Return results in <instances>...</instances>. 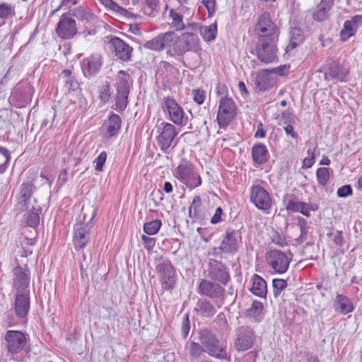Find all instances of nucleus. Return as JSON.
I'll return each instance as SVG.
<instances>
[{
    "label": "nucleus",
    "mask_w": 362,
    "mask_h": 362,
    "mask_svg": "<svg viewBox=\"0 0 362 362\" xmlns=\"http://www.w3.org/2000/svg\"><path fill=\"white\" fill-rule=\"evenodd\" d=\"M83 218L74 226V233L73 237L74 247L76 250L83 249L90 240V233L93 223L92 220L97 214L95 208H82Z\"/></svg>",
    "instance_id": "nucleus-1"
},
{
    "label": "nucleus",
    "mask_w": 362,
    "mask_h": 362,
    "mask_svg": "<svg viewBox=\"0 0 362 362\" xmlns=\"http://www.w3.org/2000/svg\"><path fill=\"white\" fill-rule=\"evenodd\" d=\"M172 48L167 51V54L175 57L182 56L189 51L197 52L200 49L199 38L196 33L186 32L173 37Z\"/></svg>",
    "instance_id": "nucleus-2"
},
{
    "label": "nucleus",
    "mask_w": 362,
    "mask_h": 362,
    "mask_svg": "<svg viewBox=\"0 0 362 362\" xmlns=\"http://www.w3.org/2000/svg\"><path fill=\"white\" fill-rule=\"evenodd\" d=\"M199 340L204 348V352L216 358H227L226 346L220 343L216 335L211 331L202 330L199 333Z\"/></svg>",
    "instance_id": "nucleus-3"
},
{
    "label": "nucleus",
    "mask_w": 362,
    "mask_h": 362,
    "mask_svg": "<svg viewBox=\"0 0 362 362\" xmlns=\"http://www.w3.org/2000/svg\"><path fill=\"white\" fill-rule=\"evenodd\" d=\"M175 173L176 177L190 189L202 184L201 177L195 172L193 164L185 159L181 160Z\"/></svg>",
    "instance_id": "nucleus-4"
},
{
    "label": "nucleus",
    "mask_w": 362,
    "mask_h": 362,
    "mask_svg": "<svg viewBox=\"0 0 362 362\" xmlns=\"http://www.w3.org/2000/svg\"><path fill=\"white\" fill-rule=\"evenodd\" d=\"M156 271L160 279L162 288L171 290L175 284V268L168 259L160 257L157 259Z\"/></svg>",
    "instance_id": "nucleus-5"
},
{
    "label": "nucleus",
    "mask_w": 362,
    "mask_h": 362,
    "mask_svg": "<svg viewBox=\"0 0 362 362\" xmlns=\"http://www.w3.org/2000/svg\"><path fill=\"white\" fill-rule=\"evenodd\" d=\"M5 346L11 355L21 354L27 349L28 334L18 330H8L4 336Z\"/></svg>",
    "instance_id": "nucleus-6"
},
{
    "label": "nucleus",
    "mask_w": 362,
    "mask_h": 362,
    "mask_svg": "<svg viewBox=\"0 0 362 362\" xmlns=\"http://www.w3.org/2000/svg\"><path fill=\"white\" fill-rule=\"evenodd\" d=\"M278 38L258 39L256 55L259 61L265 64L274 62L277 59L276 42Z\"/></svg>",
    "instance_id": "nucleus-7"
},
{
    "label": "nucleus",
    "mask_w": 362,
    "mask_h": 362,
    "mask_svg": "<svg viewBox=\"0 0 362 362\" xmlns=\"http://www.w3.org/2000/svg\"><path fill=\"white\" fill-rule=\"evenodd\" d=\"M236 110V105L232 98H221L217 112V122L221 128L227 127L234 119Z\"/></svg>",
    "instance_id": "nucleus-8"
},
{
    "label": "nucleus",
    "mask_w": 362,
    "mask_h": 362,
    "mask_svg": "<svg viewBox=\"0 0 362 362\" xmlns=\"http://www.w3.org/2000/svg\"><path fill=\"white\" fill-rule=\"evenodd\" d=\"M255 32L258 39L278 38L279 36L278 28L276 24L272 21L269 13H264L259 17Z\"/></svg>",
    "instance_id": "nucleus-9"
},
{
    "label": "nucleus",
    "mask_w": 362,
    "mask_h": 362,
    "mask_svg": "<svg viewBox=\"0 0 362 362\" xmlns=\"http://www.w3.org/2000/svg\"><path fill=\"white\" fill-rule=\"evenodd\" d=\"M266 261L278 274H284L288 269L290 261L287 255L281 250H273L267 252Z\"/></svg>",
    "instance_id": "nucleus-10"
},
{
    "label": "nucleus",
    "mask_w": 362,
    "mask_h": 362,
    "mask_svg": "<svg viewBox=\"0 0 362 362\" xmlns=\"http://www.w3.org/2000/svg\"><path fill=\"white\" fill-rule=\"evenodd\" d=\"M208 272V275L211 280L222 285H227L230 280L228 268L220 261L210 259Z\"/></svg>",
    "instance_id": "nucleus-11"
},
{
    "label": "nucleus",
    "mask_w": 362,
    "mask_h": 362,
    "mask_svg": "<svg viewBox=\"0 0 362 362\" xmlns=\"http://www.w3.org/2000/svg\"><path fill=\"white\" fill-rule=\"evenodd\" d=\"M250 201L259 210L267 211L272 206V198L268 192L261 185L251 187Z\"/></svg>",
    "instance_id": "nucleus-12"
},
{
    "label": "nucleus",
    "mask_w": 362,
    "mask_h": 362,
    "mask_svg": "<svg viewBox=\"0 0 362 362\" xmlns=\"http://www.w3.org/2000/svg\"><path fill=\"white\" fill-rule=\"evenodd\" d=\"M197 292L211 299H223L225 288L214 281L202 279L197 287Z\"/></svg>",
    "instance_id": "nucleus-13"
},
{
    "label": "nucleus",
    "mask_w": 362,
    "mask_h": 362,
    "mask_svg": "<svg viewBox=\"0 0 362 362\" xmlns=\"http://www.w3.org/2000/svg\"><path fill=\"white\" fill-rule=\"evenodd\" d=\"M286 194L284 197V202L286 204V209L291 212H299L306 217L310 216V211H315L317 210V206L315 204H308L306 202H300Z\"/></svg>",
    "instance_id": "nucleus-14"
},
{
    "label": "nucleus",
    "mask_w": 362,
    "mask_h": 362,
    "mask_svg": "<svg viewBox=\"0 0 362 362\" xmlns=\"http://www.w3.org/2000/svg\"><path fill=\"white\" fill-rule=\"evenodd\" d=\"M76 32L75 20L69 18L67 13L62 14L56 28L57 34L63 39H71Z\"/></svg>",
    "instance_id": "nucleus-15"
},
{
    "label": "nucleus",
    "mask_w": 362,
    "mask_h": 362,
    "mask_svg": "<svg viewBox=\"0 0 362 362\" xmlns=\"http://www.w3.org/2000/svg\"><path fill=\"white\" fill-rule=\"evenodd\" d=\"M13 288L16 293H30V271L27 268L16 267L13 269Z\"/></svg>",
    "instance_id": "nucleus-16"
},
{
    "label": "nucleus",
    "mask_w": 362,
    "mask_h": 362,
    "mask_svg": "<svg viewBox=\"0 0 362 362\" xmlns=\"http://www.w3.org/2000/svg\"><path fill=\"white\" fill-rule=\"evenodd\" d=\"M254 340L255 332L250 327H240L234 343V347L238 351H246L252 346Z\"/></svg>",
    "instance_id": "nucleus-17"
},
{
    "label": "nucleus",
    "mask_w": 362,
    "mask_h": 362,
    "mask_svg": "<svg viewBox=\"0 0 362 362\" xmlns=\"http://www.w3.org/2000/svg\"><path fill=\"white\" fill-rule=\"evenodd\" d=\"M116 85V110L119 111H123L126 109L128 103L129 86L127 80L122 77H118Z\"/></svg>",
    "instance_id": "nucleus-18"
},
{
    "label": "nucleus",
    "mask_w": 362,
    "mask_h": 362,
    "mask_svg": "<svg viewBox=\"0 0 362 362\" xmlns=\"http://www.w3.org/2000/svg\"><path fill=\"white\" fill-rule=\"evenodd\" d=\"M163 127L157 137V141L161 151H165L170 146L173 139L177 136L175 127L170 123H162Z\"/></svg>",
    "instance_id": "nucleus-19"
},
{
    "label": "nucleus",
    "mask_w": 362,
    "mask_h": 362,
    "mask_svg": "<svg viewBox=\"0 0 362 362\" xmlns=\"http://www.w3.org/2000/svg\"><path fill=\"white\" fill-rule=\"evenodd\" d=\"M173 36H174V33L172 31L160 34L151 40L147 41L144 45V47L154 51L163 50L165 48L171 47Z\"/></svg>",
    "instance_id": "nucleus-20"
},
{
    "label": "nucleus",
    "mask_w": 362,
    "mask_h": 362,
    "mask_svg": "<svg viewBox=\"0 0 362 362\" xmlns=\"http://www.w3.org/2000/svg\"><path fill=\"white\" fill-rule=\"evenodd\" d=\"M110 47L115 52L116 56L121 60L127 62L130 60L132 47L119 37L111 38Z\"/></svg>",
    "instance_id": "nucleus-21"
},
{
    "label": "nucleus",
    "mask_w": 362,
    "mask_h": 362,
    "mask_svg": "<svg viewBox=\"0 0 362 362\" xmlns=\"http://www.w3.org/2000/svg\"><path fill=\"white\" fill-rule=\"evenodd\" d=\"M216 250L227 254H235L238 252V243L234 229L228 228L226 230L221 245Z\"/></svg>",
    "instance_id": "nucleus-22"
},
{
    "label": "nucleus",
    "mask_w": 362,
    "mask_h": 362,
    "mask_svg": "<svg viewBox=\"0 0 362 362\" xmlns=\"http://www.w3.org/2000/svg\"><path fill=\"white\" fill-rule=\"evenodd\" d=\"M102 57L100 54H93L83 59L82 70L86 77L96 75L102 66Z\"/></svg>",
    "instance_id": "nucleus-23"
},
{
    "label": "nucleus",
    "mask_w": 362,
    "mask_h": 362,
    "mask_svg": "<svg viewBox=\"0 0 362 362\" xmlns=\"http://www.w3.org/2000/svg\"><path fill=\"white\" fill-rule=\"evenodd\" d=\"M164 105L168 110L171 121L177 125L183 124L185 112L177 102L169 97L163 98Z\"/></svg>",
    "instance_id": "nucleus-24"
},
{
    "label": "nucleus",
    "mask_w": 362,
    "mask_h": 362,
    "mask_svg": "<svg viewBox=\"0 0 362 362\" xmlns=\"http://www.w3.org/2000/svg\"><path fill=\"white\" fill-rule=\"evenodd\" d=\"M29 292L16 293L14 301V310L16 315L19 318L26 317L30 310Z\"/></svg>",
    "instance_id": "nucleus-25"
},
{
    "label": "nucleus",
    "mask_w": 362,
    "mask_h": 362,
    "mask_svg": "<svg viewBox=\"0 0 362 362\" xmlns=\"http://www.w3.org/2000/svg\"><path fill=\"white\" fill-rule=\"evenodd\" d=\"M192 30H199L202 38L207 42L214 40L217 35V24L214 23L209 25H201L199 23H192L189 25Z\"/></svg>",
    "instance_id": "nucleus-26"
},
{
    "label": "nucleus",
    "mask_w": 362,
    "mask_h": 362,
    "mask_svg": "<svg viewBox=\"0 0 362 362\" xmlns=\"http://www.w3.org/2000/svg\"><path fill=\"white\" fill-rule=\"evenodd\" d=\"M194 311L197 315L204 317H211L216 310L212 303L206 298H199L196 304Z\"/></svg>",
    "instance_id": "nucleus-27"
},
{
    "label": "nucleus",
    "mask_w": 362,
    "mask_h": 362,
    "mask_svg": "<svg viewBox=\"0 0 362 362\" xmlns=\"http://www.w3.org/2000/svg\"><path fill=\"white\" fill-rule=\"evenodd\" d=\"M35 189V187L29 182L23 183L21 185V197L18 202V207L20 211H25L28 208V202Z\"/></svg>",
    "instance_id": "nucleus-28"
},
{
    "label": "nucleus",
    "mask_w": 362,
    "mask_h": 362,
    "mask_svg": "<svg viewBox=\"0 0 362 362\" xmlns=\"http://www.w3.org/2000/svg\"><path fill=\"white\" fill-rule=\"evenodd\" d=\"M271 74L269 69H264L256 76L255 87L257 89L260 91H264L273 86L274 79L271 76Z\"/></svg>",
    "instance_id": "nucleus-29"
},
{
    "label": "nucleus",
    "mask_w": 362,
    "mask_h": 362,
    "mask_svg": "<svg viewBox=\"0 0 362 362\" xmlns=\"http://www.w3.org/2000/svg\"><path fill=\"white\" fill-rule=\"evenodd\" d=\"M334 308L343 315L348 314L353 311L354 306L351 300L344 295L337 294L334 301Z\"/></svg>",
    "instance_id": "nucleus-30"
},
{
    "label": "nucleus",
    "mask_w": 362,
    "mask_h": 362,
    "mask_svg": "<svg viewBox=\"0 0 362 362\" xmlns=\"http://www.w3.org/2000/svg\"><path fill=\"white\" fill-rule=\"evenodd\" d=\"M253 284L250 288L251 292L260 298H265L267 288V283L263 278L257 274H255L253 276Z\"/></svg>",
    "instance_id": "nucleus-31"
},
{
    "label": "nucleus",
    "mask_w": 362,
    "mask_h": 362,
    "mask_svg": "<svg viewBox=\"0 0 362 362\" xmlns=\"http://www.w3.org/2000/svg\"><path fill=\"white\" fill-rule=\"evenodd\" d=\"M268 151L264 144H259L253 146L252 156L255 163L259 165L264 164L267 160Z\"/></svg>",
    "instance_id": "nucleus-32"
},
{
    "label": "nucleus",
    "mask_w": 362,
    "mask_h": 362,
    "mask_svg": "<svg viewBox=\"0 0 362 362\" xmlns=\"http://www.w3.org/2000/svg\"><path fill=\"white\" fill-rule=\"evenodd\" d=\"M348 69L339 63L332 62L329 68V75L337 81H344L348 75Z\"/></svg>",
    "instance_id": "nucleus-33"
},
{
    "label": "nucleus",
    "mask_w": 362,
    "mask_h": 362,
    "mask_svg": "<svg viewBox=\"0 0 362 362\" xmlns=\"http://www.w3.org/2000/svg\"><path fill=\"white\" fill-rule=\"evenodd\" d=\"M332 7V5L320 1L313 13V20L317 22L326 20L329 17V11Z\"/></svg>",
    "instance_id": "nucleus-34"
},
{
    "label": "nucleus",
    "mask_w": 362,
    "mask_h": 362,
    "mask_svg": "<svg viewBox=\"0 0 362 362\" xmlns=\"http://www.w3.org/2000/svg\"><path fill=\"white\" fill-rule=\"evenodd\" d=\"M263 304L255 300L251 307L245 311V316L255 322H259L262 318Z\"/></svg>",
    "instance_id": "nucleus-35"
},
{
    "label": "nucleus",
    "mask_w": 362,
    "mask_h": 362,
    "mask_svg": "<svg viewBox=\"0 0 362 362\" xmlns=\"http://www.w3.org/2000/svg\"><path fill=\"white\" fill-rule=\"evenodd\" d=\"M122 120L119 115L112 113L107 122V133L109 136L117 134L120 129Z\"/></svg>",
    "instance_id": "nucleus-36"
},
{
    "label": "nucleus",
    "mask_w": 362,
    "mask_h": 362,
    "mask_svg": "<svg viewBox=\"0 0 362 362\" xmlns=\"http://www.w3.org/2000/svg\"><path fill=\"white\" fill-rule=\"evenodd\" d=\"M169 16L172 19V22L170 25L171 28H174L175 30L181 31L187 27H190L189 25V24L185 26L183 22V16L175 9H170Z\"/></svg>",
    "instance_id": "nucleus-37"
},
{
    "label": "nucleus",
    "mask_w": 362,
    "mask_h": 362,
    "mask_svg": "<svg viewBox=\"0 0 362 362\" xmlns=\"http://www.w3.org/2000/svg\"><path fill=\"white\" fill-rule=\"evenodd\" d=\"M100 3L103 5L105 8L112 11L119 16L129 17L131 14L127 10L121 7L112 0H98Z\"/></svg>",
    "instance_id": "nucleus-38"
},
{
    "label": "nucleus",
    "mask_w": 362,
    "mask_h": 362,
    "mask_svg": "<svg viewBox=\"0 0 362 362\" xmlns=\"http://www.w3.org/2000/svg\"><path fill=\"white\" fill-rule=\"evenodd\" d=\"M160 11V0H145L144 12L150 17L156 16Z\"/></svg>",
    "instance_id": "nucleus-39"
},
{
    "label": "nucleus",
    "mask_w": 362,
    "mask_h": 362,
    "mask_svg": "<svg viewBox=\"0 0 362 362\" xmlns=\"http://www.w3.org/2000/svg\"><path fill=\"white\" fill-rule=\"evenodd\" d=\"M303 30L299 28H294L290 31V43L288 47L295 48L304 41Z\"/></svg>",
    "instance_id": "nucleus-40"
},
{
    "label": "nucleus",
    "mask_w": 362,
    "mask_h": 362,
    "mask_svg": "<svg viewBox=\"0 0 362 362\" xmlns=\"http://www.w3.org/2000/svg\"><path fill=\"white\" fill-rule=\"evenodd\" d=\"M71 14L78 20L86 22L90 21L94 18V15L92 13L82 7L74 8L71 11Z\"/></svg>",
    "instance_id": "nucleus-41"
},
{
    "label": "nucleus",
    "mask_w": 362,
    "mask_h": 362,
    "mask_svg": "<svg viewBox=\"0 0 362 362\" xmlns=\"http://www.w3.org/2000/svg\"><path fill=\"white\" fill-rule=\"evenodd\" d=\"M298 225L300 228V235L296 239V242L298 244H301L308 238L309 226L307 221L302 217L298 218Z\"/></svg>",
    "instance_id": "nucleus-42"
},
{
    "label": "nucleus",
    "mask_w": 362,
    "mask_h": 362,
    "mask_svg": "<svg viewBox=\"0 0 362 362\" xmlns=\"http://www.w3.org/2000/svg\"><path fill=\"white\" fill-rule=\"evenodd\" d=\"M356 28L349 21H346L344 23V28L340 32V37L342 41H346L356 33Z\"/></svg>",
    "instance_id": "nucleus-43"
},
{
    "label": "nucleus",
    "mask_w": 362,
    "mask_h": 362,
    "mask_svg": "<svg viewBox=\"0 0 362 362\" xmlns=\"http://www.w3.org/2000/svg\"><path fill=\"white\" fill-rule=\"evenodd\" d=\"M282 117L286 119L285 123H288L286 127H284V131L287 134H290L292 138L297 139L298 134L294 132L293 127L291 125V123L294 122V117L293 115L289 112H284L282 114Z\"/></svg>",
    "instance_id": "nucleus-44"
},
{
    "label": "nucleus",
    "mask_w": 362,
    "mask_h": 362,
    "mask_svg": "<svg viewBox=\"0 0 362 362\" xmlns=\"http://www.w3.org/2000/svg\"><path fill=\"white\" fill-rule=\"evenodd\" d=\"M162 222L160 220L156 219L150 222L146 223L144 225V232L149 235H153L156 234L160 228Z\"/></svg>",
    "instance_id": "nucleus-45"
},
{
    "label": "nucleus",
    "mask_w": 362,
    "mask_h": 362,
    "mask_svg": "<svg viewBox=\"0 0 362 362\" xmlns=\"http://www.w3.org/2000/svg\"><path fill=\"white\" fill-rule=\"evenodd\" d=\"M330 169L325 167L320 168L317 170L316 176L318 183L322 186L327 185L329 179Z\"/></svg>",
    "instance_id": "nucleus-46"
},
{
    "label": "nucleus",
    "mask_w": 362,
    "mask_h": 362,
    "mask_svg": "<svg viewBox=\"0 0 362 362\" xmlns=\"http://www.w3.org/2000/svg\"><path fill=\"white\" fill-rule=\"evenodd\" d=\"M41 211L40 208H35L33 207V211L28 213L27 216L26 223L27 225L30 227H35L39 224L40 222V216L39 214Z\"/></svg>",
    "instance_id": "nucleus-47"
},
{
    "label": "nucleus",
    "mask_w": 362,
    "mask_h": 362,
    "mask_svg": "<svg viewBox=\"0 0 362 362\" xmlns=\"http://www.w3.org/2000/svg\"><path fill=\"white\" fill-rule=\"evenodd\" d=\"M288 284L287 281L282 279H274L272 281L273 293L274 297H278L281 292L284 290Z\"/></svg>",
    "instance_id": "nucleus-48"
},
{
    "label": "nucleus",
    "mask_w": 362,
    "mask_h": 362,
    "mask_svg": "<svg viewBox=\"0 0 362 362\" xmlns=\"http://www.w3.org/2000/svg\"><path fill=\"white\" fill-rule=\"evenodd\" d=\"M201 205V197L199 196H195L189 209V216L191 218H196L198 216Z\"/></svg>",
    "instance_id": "nucleus-49"
},
{
    "label": "nucleus",
    "mask_w": 362,
    "mask_h": 362,
    "mask_svg": "<svg viewBox=\"0 0 362 362\" xmlns=\"http://www.w3.org/2000/svg\"><path fill=\"white\" fill-rule=\"evenodd\" d=\"M15 15L14 7L10 4H0V18H8Z\"/></svg>",
    "instance_id": "nucleus-50"
},
{
    "label": "nucleus",
    "mask_w": 362,
    "mask_h": 362,
    "mask_svg": "<svg viewBox=\"0 0 362 362\" xmlns=\"http://www.w3.org/2000/svg\"><path fill=\"white\" fill-rule=\"evenodd\" d=\"M10 160V153L8 149L0 146V171H4L6 168V164Z\"/></svg>",
    "instance_id": "nucleus-51"
},
{
    "label": "nucleus",
    "mask_w": 362,
    "mask_h": 362,
    "mask_svg": "<svg viewBox=\"0 0 362 362\" xmlns=\"http://www.w3.org/2000/svg\"><path fill=\"white\" fill-rule=\"evenodd\" d=\"M214 322L222 331H224L228 328V321L226 320V315L223 312L218 314Z\"/></svg>",
    "instance_id": "nucleus-52"
},
{
    "label": "nucleus",
    "mask_w": 362,
    "mask_h": 362,
    "mask_svg": "<svg viewBox=\"0 0 362 362\" xmlns=\"http://www.w3.org/2000/svg\"><path fill=\"white\" fill-rule=\"evenodd\" d=\"M271 241L274 244L283 247L287 245L286 238L279 233L275 231L271 236Z\"/></svg>",
    "instance_id": "nucleus-53"
},
{
    "label": "nucleus",
    "mask_w": 362,
    "mask_h": 362,
    "mask_svg": "<svg viewBox=\"0 0 362 362\" xmlns=\"http://www.w3.org/2000/svg\"><path fill=\"white\" fill-rule=\"evenodd\" d=\"M107 159V153L105 151L101 152L99 156L94 160L95 164V169L96 171H102L104 163Z\"/></svg>",
    "instance_id": "nucleus-54"
},
{
    "label": "nucleus",
    "mask_w": 362,
    "mask_h": 362,
    "mask_svg": "<svg viewBox=\"0 0 362 362\" xmlns=\"http://www.w3.org/2000/svg\"><path fill=\"white\" fill-rule=\"evenodd\" d=\"M204 351V348L202 345H199L197 343L192 342L189 346V354L192 356L197 358L200 356L202 352Z\"/></svg>",
    "instance_id": "nucleus-55"
},
{
    "label": "nucleus",
    "mask_w": 362,
    "mask_h": 362,
    "mask_svg": "<svg viewBox=\"0 0 362 362\" xmlns=\"http://www.w3.org/2000/svg\"><path fill=\"white\" fill-rule=\"evenodd\" d=\"M192 95L194 101L198 105H202L206 98V93L203 90L194 89L192 90Z\"/></svg>",
    "instance_id": "nucleus-56"
},
{
    "label": "nucleus",
    "mask_w": 362,
    "mask_h": 362,
    "mask_svg": "<svg viewBox=\"0 0 362 362\" xmlns=\"http://www.w3.org/2000/svg\"><path fill=\"white\" fill-rule=\"evenodd\" d=\"M110 97V86L108 84L103 86L100 90L99 98L100 100L103 103H106L109 100Z\"/></svg>",
    "instance_id": "nucleus-57"
},
{
    "label": "nucleus",
    "mask_w": 362,
    "mask_h": 362,
    "mask_svg": "<svg viewBox=\"0 0 362 362\" xmlns=\"http://www.w3.org/2000/svg\"><path fill=\"white\" fill-rule=\"evenodd\" d=\"M55 117V112L53 110H49L45 117L43 119L42 122V126L44 127H51L52 123L53 122Z\"/></svg>",
    "instance_id": "nucleus-58"
},
{
    "label": "nucleus",
    "mask_w": 362,
    "mask_h": 362,
    "mask_svg": "<svg viewBox=\"0 0 362 362\" xmlns=\"http://www.w3.org/2000/svg\"><path fill=\"white\" fill-rule=\"evenodd\" d=\"M352 194L351 187L349 185L339 187L337 190V195L339 197H346Z\"/></svg>",
    "instance_id": "nucleus-59"
},
{
    "label": "nucleus",
    "mask_w": 362,
    "mask_h": 362,
    "mask_svg": "<svg viewBox=\"0 0 362 362\" xmlns=\"http://www.w3.org/2000/svg\"><path fill=\"white\" fill-rule=\"evenodd\" d=\"M141 239L144 242V247L147 250H151L155 246V244H156L155 238H150L145 235H143L141 236Z\"/></svg>",
    "instance_id": "nucleus-60"
},
{
    "label": "nucleus",
    "mask_w": 362,
    "mask_h": 362,
    "mask_svg": "<svg viewBox=\"0 0 362 362\" xmlns=\"http://www.w3.org/2000/svg\"><path fill=\"white\" fill-rule=\"evenodd\" d=\"M202 4L208 11L209 16H211L215 12L216 0H202Z\"/></svg>",
    "instance_id": "nucleus-61"
},
{
    "label": "nucleus",
    "mask_w": 362,
    "mask_h": 362,
    "mask_svg": "<svg viewBox=\"0 0 362 362\" xmlns=\"http://www.w3.org/2000/svg\"><path fill=\"white\" fill-rule=\"evenodd\" d=\"M190 326L188 315H185L183 318L182 323V335L183 337H186L189 332Z\"/></svg>",
    "instance_id": "nucleus-62"
},
{
    "label": "nucleus",
    "mask_w": 362,
    "mask_h": 362,
    "mask_svg": "<svg viewBox=\"0 0 362 362\" xmlns=\"http://www.w3.org/2000/svg\"><path fill=\"white\" fill-rule=\"evenodd\" d=\"M223 214V210H222L221 207H218L216 209L215 214L211 218V223L212 224H216V223H219L222 220L221 216Z\"/></svg>",
    "instance_id": "nucleus-63"
},
{
    "label": "nucleus",
    "mask_w": 362,
    "mask_h": 362,
    "mask_svg": "<svg viewBox=\"0 0 362 362\" xmlns=\"http://www.w3.org/2000/svg\"><path fill=\"white\" fill-rule=\"evenodd\" d=\"M329 235H333L332 240L337 245H343V236L342 233L341 231L337 230L335 233H329Z\"/></svg>",
    "instance_id": "nucleus-64"
}]
</instances>
